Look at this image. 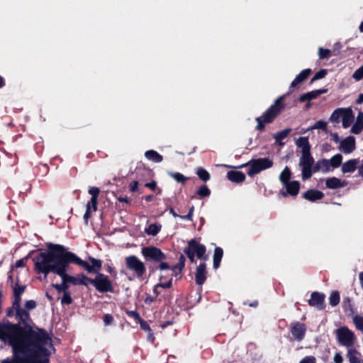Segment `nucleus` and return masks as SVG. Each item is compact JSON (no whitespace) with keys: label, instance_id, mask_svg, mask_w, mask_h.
I'll use <instances>...</instances> for the list:
<instances>
[{"label":"nucleus","instance_id":"7","mask_svg":"<svg viewBox=\"0 0 363 363\" xmlns=\"http://www.w3.org/2000/svg\"><path fill=\"white\" fill-rule=\"evenodd\" d=\"M69 258L73 259V262L83 267L88 272H96L101 268V261L93 257H89V259L91 265L89 264L86 262L82 260L77 257L74 253L70 252L67 255Z\"/></svg>","mask_w":363,"mask_h":363},{"label":"nucleus","instance_id":"26","mask_svg":"<svg viewBox=\"0 0 363 363\" xmlns=\"http://www.w3.org/2000/svg\"><path fill=\"white\" fill-rule=\"evenodd\" d=\"M89 193L91 194V200L89 203H91L93 206L94 211L97 209L98 196L99 194V189L97 187H91L89 190Z\"/></svg>","mask_w":363,"mask_h":363},{"label":"nucleus","instance_id":"23","mask_svg":"<svg viewBox=\"0 0 363 363\" xmlns=\"http://www.w3.org/2000/svg\"><path fill=\"white\" fill-rule=\"evenodd\" d=\"M359 352L352 348H349L347 352V357L350 363H363V360L359 358Z\"/></svg>","mask_w":363,"mask_h":363},{"label":"nucleus","instance_id":"59","mask_svg":"<svg viewBox=\"0 0 363 363\" xmlns=\"http://www.w3.org/2000/svg\"><path fill=\"white\" fill-rule=\"evenodd\" d=\"M160 269L161 270H165V269H169V266L167 263L166 262H162L160 264Z\"/></svg>","mask_w":363,"mask_h":363},{"label":"nucleus","instance_id":"1","mask_svg":"<svg viewBox=\"0 0 363 363\" xmlns=\"http://www.w3.org/2000/svg\"><path fill=\"white\" fill-rule=\"evenodd\" d=\"M0 340L12 347L11 359L1 363H48L55 351L48 333L41 328L23 329L9 322L0 323Z\"/></svg>","mask_w":363,"mask_h":363},{"label":"nucleus","instance_id":"50","mask_svg":"<svg viewBox=\"0 0 363 363\" xmlns=\"http://www.w3.org/2000/svg\"><path fill=\"white\" fill-rule=\"evenodd\" d=\"M90 204H91V203L88 202V203L86 205V212H85V213L84 215V219L86 223L88 222V220H89V218L90 217V212H91Z\"/></svg>","mask_w":363,"mask_h":363},{"label":"nucleus","instance_id":"12","mask_svg":"<svg viewBox=\"0 0 363 363\" xmlns=\"http://www.w3.org/2000/svg\"><path fill=\"white\" fill-rule=\"evenodd\" d=\"M296 145L301 148V159H313L311 155V145L307 137H300L296 141Z\"/></svg>","mask_w":363,"mask_h":363},{"label":"nucleus","instance_id":"19","mask_svg":"<svg viewBox=\"0 0 363 363\" xmlns=\"http://www.w3.org/2000/svg\"><path fill=\"white\" fill-rule=\"evenodd\" d=\"M286 192H283V195H286V194H290L291 196H296L299 191V183L297 181H293L286 182L284 184Z\"/></svg>","mask_w":363,"mask_h":363},{"label":"nucleus","instance_id":"64","mask_svg":"<svg viewBox=\"0 0 363 363\" xmlns=\"http://www.w3.org/2000/svg\"><path fill=\"white\" fill-rule=\"evenodd\" d=\"M359 281L363 289V272H360L359 274Z\"/></svg>","mask_w":363,"mask_h":363},{"label":"nucleus","instance_id":"39","mask_svg":"<svg viewBox=\"0 0 363 363\" xmlns=\"http://www.w3.org/2000/svg\"><path fill=\"white\" fill-rule=\"evenodd\" d=\"M326 186L328 188H337L340 186V180L336 178H331L326 181Z\"/></svg>","mask_w":363,"mask_h":363},{"label":"nucleus","instance_id":"54","mask_svg":"<svg viewBox=\"0 0 363 363\" xmlns=\"http://www.w3.org/2000/svg\"><path fill=\"white\" fill-rule=\"evenodd\" d=\"M342 160H330V166L333 168L338 167L341 164Z\"/></svg>","mask_w":363,"mask_h":363},{"label":"nucleus","instance_id":"24","mask_svg":"<svg viewBox=\"0 0 363 363\" xmlns=\"http://www.w3.org/2000/svg\"><path fill=\"white\" fill-rule=\"evenodd\" d=\"M323 194L317 190H308L303 194V197L309 201H314L322 199Z\"/></svg>","mask_w":363,"mask_h":363},{"label":"nucleus","instance_id":"32","mask_svg":"<svg viewBox=\"0 0 363 363\" xmlns=\"http://www.w3.org/2000/svg\"><path fill=\"white\" fill-rule=\"evenodd\" d=\"M145 156L146 159H163L161 155L153 150L146 151L145 152Z\"/></svg>","mask_w":363,"mask_h":363},{"label":"nucleus","instance_id":"44","mask_svg":"<svg viewBox=\"0 0 363 363\" xmlns=\"http://www.w3.org/2000/svg\"><path fill=\"white\" fill-rule=\"evenodd\" d=\"M311 72H312V71L311 69H306L302 70L298 74V75H299L300 78H301V79L303 81H304L309 77V75L311 74Z\"/></svg>","mask_w":363,"mask_h":363},{"label":"nucleus","instance_id":"5","mask_svg":"<svg viewBox=\"0 0 363 363\" xmlns=\"http://www.w3.org/2000/svg\"><path fill=\"white\" fill-rule=\"evenodd\" d=\"M313 160H302L300 163L302 167V178L308 179L312 175L313 172H327L330 167V160H318L313 169H311Z\"/></svg>","mask_w":363,"mask_h":363},{"label":"nucleus","instance_id":"62","mask_svg":"<svg viewBox=\"0 0 363 363\" xmlns=\"http://www.w3.org/2000/svg\"><path fill=\"white\" fill-rule=\"evenodd\" d=\"M356 103L357 104H362L363 103V93L362 94H360L357 98V99L356 100Z\"/></svg>","mask_w":363,"mask_h":363},{"label":"nucleus","instance_id":"2","mask_svg":"<svg viewBox=\"0 0 363 363\" xmlns=\"http://www.w3.org/2000/svg\"><path fill=\"white\" fill-rule=\"evenodd\" d=\"M48 252H41L33 259L35 269L38 273H43L45 277L52 272L60 275L66 284L72 282L79 284L78 279L66 274L67 268L69 262H73V259L67 255L70 252H67L65 248L60 245L48 243Z\"/></svg>","mask_w":363,"mask_h":363},{"label":"nucleus","instance_id":"33","mask_svg":"<svg viewBox=\"0 0 363 363\" xmlns=\"http://www.w3.org/2000/svg\"><path fill=\"white\" fill-rule=\"evenodd\" d=\"M196 173H197V175L199 176V177L204 182H206L210 179V175H209L208 172L206 170H205L204 169L199 168L197 169Z\"/></svg>","mask_w":363,"mask_h":363},{"label":"nucleus","instance_id":"3","mask_svg":"<svg viewBox=\"0 0 363 363\" xmlns=\"http://www.w3.org/2000/svg\"><path fill=\"white\" fill-rule=\"evenodd\" d=\"M285 95L280 96L274 102L262 113V116L256 118L257 123L256 130L262 132L264 130L266 124L272 123L284 110Z\"/></svg>","mask_w":363,"mask_h":363},{"label":"nucleus","instance_id":"51","mask_svg":"<svg viewBox=\"0 0 363 363\" xmlns=\"http://www.w3.org/2000/svg\"><path fill=\"white\" fill-rule=\"evenodd\" d=\"M113 317L110 314H106L104 317V322L106 325H110L113 321Z\"/></svg>","mask_w":363,"mask_h":363},{"label":"nucleus","instance_id":"46","mask_svg":"<svg viewBox=\"0 0 363 363\" xmlns=\"http://www.w3.org/2000/svg\"><path fill=\"white\" fill-rule=\"evenodd\" d=\"M303 81L301 79V78H300L299 75L298 74L296 78L292 81V82L291 83V85H290V89H294V88H296L297 86L303 82Z\"/></svg>","mask_w":363,"mask_h":363},{"label":"nucleus","instance_id":"45","mask_svg":"<svg viewBox=\"0 0 363 363\" xmlns=\"http://www.w3.org/2000/svg\"><path fill=\"white\" fill-rule=\"evenodd\" d=\"M72 299L69 294L67 292H65L61 299V303L65 304H70L72 303Z\"/></svg>","mask_w":363,"mask_h":363},{"label":"nucleus","instance_id":"10","mask_svg":"<svg viewBox=\"0 0 363 363\" xmlns=\"http://www.w3.org/2000/svg\"><path fill=\"white\" fill-rule=\"evenodd\" d=\"M90 283L94 284L96 289L101 292L111 291V284L107 277L98 273L96 278L90 280Z\"/></svg>","mask_w":363,"mask_h":363},{"label":"nucleus","instance_id":"36","mask_svg":"<svg viewBox=\"0 0 363 363\" xmlns=\"http://www.w3.org/2000/svg\"><path fill=\"white\" fill-rule=\"evenodd\" d=\"M328 72L325 69H321L318 72H317L315 75L313 77V78L311 80V83H313L314 81L320 79L323 77H325L327 74Z\"/></svg>","mask_w":363,"mask_h":363},{"label":"nucleus","instance_id":"6","mask_svg":"<svg viewBox=\"0 0 363 363\" xmlns=\"http://www.w3.org/2000/svg\"><path fill=\"white\" fill-rule=\"evenodd\" d=\"M339 343L345 347H351L356 340L352 331L347 327H341L335 331Z\"/></svg>","mask_w":363,"mask_h":363},{"label":"nucleus","instance_id":"40","mask_svg":"<svg viewBox=\"0 0 363 363\" xmlns=\"http://www.w3.org/2000/svg\"><path fill=\"white\" fill-rule=\"evenodd\" d=\"M352 77L356 81H359L363 79V65L355 70L352 74Z\"/></svg>","mask_w":363,"mask_h":363},{"label":"nucleus","instance_id":"4","mask_svg":"<svg viewBox=\"0 0 363 363\" xmlns=\"http://www.w3.org/2000/svg\"><path fill=\"white\" fill-rule=\"evenodd\" d=\"M26 289V286H21L18 283L15 284L13 286V296L14 300L13 301L12 308L16 311V317L19 320V322L26 325L25 328L21 327L23 329H27L30 328L28 325L30 322V315L26 311V309H21V295L24 292ZM20 328L21 326L18 324H16ZM32 328V327H31ZM37 328L33 329H36Z\"/></svg>","mask_w":363,"mask_h":363},{"label":"nucleus","instance_id":"43","mask_svg":"<svg viewBox=\"0 0 363 363\" xmlns=\"http://www.w3.org/2000/svg\"><path fill=\"white\" fill-rule=\"evenodd\" d=\"M36 307V303L33 300H30L26 302L24 305V308L29 313V311L34 309Z\"/></svg>","mask_w":363,"mask_h":363},{"label":"nucleus","instance_id":"37","mask_svg":"<svg viewBox=\"0 0 363 363\" xmlns=\"http://www.w3.org/2000/svg\"><path fill=\"white\" fill-rule=\"evenodd\" d=\"M331 50L329 49H325L323 48H319L318 49V57L320 59H325L330 56Z\"/></svg>","mask_w":363,"mask_h":363},{"label":"nucleus","instance_id":"15","mask_svg":"<svg viewBox=\"0 0 363 363\" xmlns=\"http://www.w3.org/2000/svg\"><path fill=\"white\" fill-rule=\"evenodd\" d=\"M327 91H328V89H320L313 90V91L301 94L299 96L298 99L301 102L310 101L311 100L316 99L320 94H325Z\"/></svg>","mask_w":363,"mask_h":363},{"label":"nucleus","instance_id":"29","mask_svg":"<svg viewBox=\"0 0 363 363\" xmlns=\"http://www.w3.org/2000/svg\"><path fill=\"white\" fill-rule=\"evenodd\" d=\"M356 165V160H347V162L343 164L342 170L344 173L352 172L355 169Z\"/></svg>","mask_w":363,"mask_h":363},{"label":"nucleus","instance_id":"14","mask_svg":"<svg viewBox=\"0 0 363 363\" xmlns=\"http://www.w3.org/2000/svg\"><path fill=\"white\" fill-rule=\"evenodd\" d=\"M340 150L345 153H350L355 148V140L353 136H349L340 143Z\"/></svg>","mask_w":363,"mask_h":363},{"label":"nucleus","instance_id":"22","mask_svg":"<svg viewBox=\"0 0 363 363\" xmlns=\"http://www.w3.org/2000/svg\"><path fill=\"white\" fill-rule=\"evenodd\" d=\"M227 178L233 182L240 183L245 180V175L241 172L229 171L227 173Z\"/></svg>","mask_w":363,"mask_h":363},{"label":"nucleus","instance_id":"60","mask_svg":"<svg viewBox=\"0 0 363 363\" xmlns=\"http://www.w3.org/2000/svg\"><path fill=\"white\" fill-rule=\"evenodd\" d=\"M193 211H194V206H192L190 208L189 212L188 213V214L186 216H184L183 218H185V219L191 220V216H192Z\"/></svg>","mask_w":363,"mask_h":363},{"label":"nucleus","instance_id":"52","mask_svg":"<svg viewBox=\"0 0 363 363\" xmlns=\"http://www.w3.org/2000/svg\"><path fill=\"white\" fill-rule=\"evenodd\" d=\"M54 286L59 291H65L67 289V285L64 281H62V283L61 284H55Z\"/></svg>","mask_w":363,"mask_h":363},{"label":"nucleus","instance_id":"27","mask_svg":"<svg viewBox=\"0 0 363 363\" xmlns=\"http://www.w3.org/2000/svg\"><path fill=\"white\" fill-rule=\"evenodd\" d=\"M345 112V108H338L335 109L330 116V121L336 123H340V119H342V116Z\"/></svg>","mask_w":363,"mask_h":363},{"label":"nucleus","instance_id":"48","mask_svg":"<svg viewBox=\"0 0 363 363\" xmlns=\"http://www.w3.org/2000/svg\"><path fill=\"white\" fill-rule=\"evenodd\" d=\"M184 253L187 255V257H189V259H190V261L191 262H194V252H191L190 250H189L187 247H186L184 250Z\"/></svg>","mask_w":363,"mask_h":363},{"label":"nucleus","instance_id":"21","mask_svg":"<svg viewBox=\"0 0 363 363\" xmlns=\"http://www.w3.org/2000/svg\"><path fill=\"white\" fill-rule=\"evenodd\" d=\"M363 130V113L359 111L356 122L351 128V132L354 134H359Z\"/></svg>","mask_w":363,"mask_h":363},{"label":"nucleus","instance_id":"55","mask_svg":"<svg viewBox=\"0 0 363 363\" xmlns=\"http://www.w3.org/2000/svg\"><path fill=\"white\" fill-rule=\"evenodd\" d=\"M183 268H184V267H182L181 262H179L177 266H175L174 267H173L172 271L174 273H177V270L179 271V272H181V271L182 270Z\"/></svg>","mask_w":363,"mask_h":363},{"label":"nucleus","instance_id":"35","mask_svg":"<svg viewBox=\"0 0 363 363\" xmlns=\"http://www.w3.org/2000/svg\"><path fill=\"white\" fill-rule=\"evenodd\" d=\"M353 323L358 330L363 331V316L355 315L353 318Z\"/></svg>","mask_w":363,"mask_h":363},{"label":"nucleus","instance_id":"49","mask_svg":"<svg viewBox=\"0 0 363 363\" xmlns=\"http://www.w3.org/2000/svg\"><path fill=\"white\" fill-rule=\"evenodd\" d=\"M299 363H315V358L312 356L306 357Z\"/></svg>","mask_w":363,"mask_h":363},{"label":"nucleus","instance_id":"42","mask_svg":"<svg viewBox=\"0 0 363 363\" xmlns=\"http://www.w3.org/2000/svg\"><path fill=\"white\" fill-rule=\"evenodd\" d=\"M169 174L177 182L183 183L186 179L185 177L179 172H170Z\"/></svg>","mask_w":363,"mask_h":363},{"label":"nucleus","instance_id":"61","mask_svg":"<svg viewBox=\"0 0 363 363\" xmlns=\"http://www.w3.org/2000/svg\"><path fill=\"white\" fill-rule=\"evenodd\" d=\"M160 287L162 288H169L172 285V280H169L168 282L164 284H160Z\"/></svg>","mask_w":363,"mask_h":363},{"label":"nucleus","instance_id":"17","mask_svg":"<svg viewBox=\"0 0 363 363\" xmlns=\"http://www.w3.org/2000/svg\"><path fill=\"white\" fill-rule=\"evenodd\" d=\"M311 306H315L318 309L323 308L324 295L318 292H313L308 301Z\"/></svg>","mask_w":363,"mask_h":363},{"label":"nucleus","instance_id":"63","mask_svg":"<svg viewBox=\"0 0 363 363\" xmlns=\"http://www.w3.org/2000/svg\"><path fill=\"white\" fill-rule=\"evenodd\" d=\"M24 265V260L23 259H19L17 261V262L16 263V267H21Z\"/></svg>","mask_w":363,"mask_h":363},{"label":"nucleus","instance_id":"31","mask_svg":"<svg viewBox=\"0 0 363 363\" xmlns=\"http://www.w3.org/2000/svg\"><path fill=\"white\" fill-rule=\"evenodd\" d=\"M291 177V172L288 167H286L280 174L279 179L281 183L284 185L286 182H289Z\"/></svg>","mask_w":363,"mask_h":363},{"label":"nucleus","instance_id":"28","mask_svg":"<svg viewBox=\"0 0 363 363\" xmlns=\"http://www.w3.org/2000/svg\"><path fill=\"white\" fill-rule=\"evenodd\" d=\"M223 257V250L220 247H216L213 254V267L217 269L220 264Z\"/></svg>","mask_w":363,"mask_h":363},{"label":"nucleus","instance_id":"20","mask_svg":"<svg viewBox=\"0 0 363 363\" xmlns=\"http://www.w3.org/2000/svg\"><path fill=\"white\" fill-rule=\"evenodd\" d=\"M345 111L342 121L343 128H347L352 123L354 117L351 108H345Z\"/></svg>","mask_w":363,"mask_h":363},{"label":"nucleus","instance_id":"25","mask_svg":"<svg viewBox=\"0 0 363 363\" xmlns=\"http://www.w3.org/2000/svg\"><path fill=\"white\" fill-rule=\"evenodd\" d=\"M291 131V128H286L277 133L274 136L276 143H278L280 145H284V143L283 142V140L288 137Z\"/></svg>","mask_w":363,"mask_h":363},{"label":"nucleus","instance_id":"47","mask_svg":"<svg viewBox=\"0 0 363 363\" xmlns=\"http://www.w3.org/2000/svg\"><path fill=\"white\" fill-rule=\"evenodd\" d=\"M79 284L88 285L90 283V280H92L91 279L88 278L85 275H81L80 278L78 279Z\"/></svg>","mask_w":363,"mask_h":363},{"label":"nucleus","instance_id":"11","mask_svg":"<svg viewBox=\"0 0 363 363\" xmlns=\"http://www.w3.org/2000/svg\"><path fill=\"white\" fill-rule=\"evenodd\" d=\"M142 253L147 259L155 261H161L166 257L160 249L155 247H144L142 250Z\"/></svg>","mask_w":363,"mask_h":363},{"label":"nucleus","instance_id":"13","mask_svg":"<svg viewBox=\"0 0 363 363\" xmlns=\"http://www.w3.org/2000/svg\"><path fill=\"white\" fill-rule=\"evenodd\" d=\"M187 248L190 250L191 252H194V254L196 255L199 259H206V257H203V255L206 252V247L204 245H201L195 240H191L188 242Z\"/></svg>","mask_w":363,"mask_h":363},{"label":"nucleus","instance_id":"38","mask_svg":"<svg viewBox=\"0 0 363 363\" xmlns=\"http://www.w3.org/2000/svg\"><path fill=\"white\" fill-rule=\"evenodd\" d=\"M340 296L337 291H333L330 296V303L335 306L339 303Z\"/></svg>","mask_w":363,"mask_h":363},{"label":"nucleus","instance_id":"58","mask_svg":"<svg viewBox=\"0 0 363 363\" xmlns=\"http://www.w3.org/2000/svg\"><path fill=\"white\" fill-rule=\"evenodd\" d=\"M140 325H141V328H143L144 330L150 331V327L145 321L140 320Z\"/></svg>","mask_w":363,"mask_h":363},{"label":"nucleus","instance_id":"30","mask_svg":"<svg viewBox=\"0 0 363 363\" xmlns=\"http://www.w3.org/2000/svg\"><path fill=\"white\" fill-rule=\"evenodd\" d=\"M162 226L157 224H150L145 231L147 234L152 236H155L161 230Z\"/></svg>","mask_w":363,"mask_h":363},{"label":"nucleus","instance_id":"18","mask_svg":"<svg viewBox=\"0 0 363 363\" xmlns=\"http://www.w3.org/2000/svg\"><path fill=\"white\" fill-rule=\"evenodd\" d=\"M206 264H201L197 267L196 272V282L198 285H202L206 279Z\"/></svg>","mask_w":363,"mask_h":363},{"label":"nucleus","instance_id":"56","mask_svg":"<svg viewBox=\"0 0 363 363\" xmlns=\"http://www.w3.org/2000/svg\"><path fill=\"white\" fill-rule=\"evenodd\" d=\"M128 313L135 319L140 320V315L136 311H128Z\"/></svg>","mask_w":363,"mask_h":363},{"label":"nucleus","instance_id":"57","mask_svg":"<svg viewBox=\"0 0 363 363\" xmlns=\"http://www.w3.org/2000/svg\"><path fill=\"white\" fill-rule=\"evenodd\" d=\"M146 187H148L152 190H154L156 188L157 184L155 182H152L150 183H147L145 185Z\"/></svg>","mask_w":363,"mask_h":363},{"label":"nucleus","instance_id":"41","mask_svg":"<svg viewBox=\"0 0 363 363\" xmlns=\"http://www.w3.org/2000/svg\"><path fill=\"white\" fill-rule=\"evenodd\" d=\"M210 193H211V191H210V190L208 189V188L206 186H201L200 189L198 191V194L201 197L208 196L210 195Z\"/></svg>","mask_w":363,"mask_h":363},{"label":"nucleus","instance_id":"34","mask_svg":"<svg viewBox=\"0 0 363 363\" xmlns=\"http://www.w3.org/2000/svg\"><path fill=\"white\" fill-rule=\"evenodd\" d=\"M311 130L313 129H320L324 130L325 132L327 131V123L324 121L320 120L315 123V124L311 127Z\"/></svg>","mask_w":363,"mask_h":363},{"label":"nucleus","instance_id":"9","mask_svg":"<svg viewBox=\"0 0 363 363\" xmlns=\"http://www.w3.org/2000/svg\"><path fill=\"white\" fill-rule=\"evenodd\" d=\"M125 264L128 269L133 271L138 277L142 276L145 271L144 264L134 255L127 257Z\"/></svg>","mask_w":363,"mask_h":363},{"label":"nucleus","instance_id":"16","mask_svg":"<svg viewBox=\"0 0 363 363\" xmlns=\"http://www.w3.org/2000/svg\"><path fill=\"white\" fill-rule=\"evenodd\" d=\"M306 330V325L303 323H296L291 328V333L294 337L298 340H301Z\"/></svg>","mask_w":363,"mask_h":363},{"label":"nucleus","instance_id":"53","mask_svg":"<svg viewBox=\"0 0 363 363\" xmlns=\"http://www.w3.org/2000/svg\"><path fill=\"white\" fill-rule=\"evenodd\" d=\"M333 360L335 363H342L343 358L340 353H335Z\"/></svg>","mask_w":363,"mask_h":363},{"label":"nucleus","instance_id":"8","mask_svg":"<svg viewBox=\"0 0 363 363\" xmlns=\"http://www.w3.org/2000/svg\"><path fill=\"white\" fill-rule=\"evenodd\" d=\"M272 162L271 160H252L249 162L245 166L249 167L247 174L250 176H253L259 173L260 171L272 167Z\"/></svg>","mask_w":363,"mask_h":363}]
</instances>
